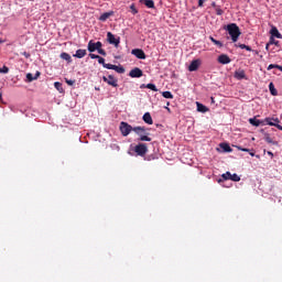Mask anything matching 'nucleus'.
I'll return each instance as SVG.
<instances>
[{
	"label": "nucleus",
	"instance_id": "f257e3e1",
	"mask_svg": "<svg viewBox=\"0 0 282 282\" xmlns=\"http://www.w3.org/2000/svg\"><path fill=\"white\" fill-rule=\"evenodd\" d=\"M128 153L129 155H139V158H144V155L149 153V147H147V143H139L134 147L130 145Z\"/></svg>",
	"mask_w": 282,
	"mask_h": 282
},
{
	"label": "nucleus",
	"instance_id": "f03ea898",
	"mask_svg": "<svg viewBox=\"0 0 282 282\" xmlns=\"http://www.w3.org/2000/svg\"><path fill=\"white\" fill-rule=\"evenodd\" d=\"M226 30L229 36H231V41L234 43H237V41H239V36H241V31L239 30V26L235 23H231L226 26Z\"/></svg>",
	"mask_w": 282,
	"mask_h": 282
},
{
	"label": "nucleus",
	"instance_id": "7ed1b4c3",
	"mask_svg": "<svg viewBox=\"0 0 282 282\" xmlns=\"http://www.w3.org/2000/svg\"><path fill=\"white\" fill-rule=\"evenodd\" d=\"M98 52V54H100L101 56H107V51H105L102 48V42H94V41H89L88 42V52L94 53V52Z\"/></svg>",
	"mask_w": 282,
	"mask_h": 282
},
{
	"label": "nucleus",
	"instance_id": "20e7f679",
	"mask_svg": "<svg viewBox=\"0 0 282 282\" xmlns=\"http://www.w3.org/2000/svg\"><path fill=\"white\" fill-rule=\"evenodd\" d=\"M133 132L139 135V142H151V138L149 137V132L147 133V128L145 127H142V126H138V127H134L133 128ZM142 133H147V134H143Z\"/></svg>",
	"mask_w": 282,
	"mask_h": 282
},
{
	"label": "nucleus",
	"instance_id": "39448f33",
	"mask_svg": "<svg viewBox=\"0 0 282 282\" xmlns=\"http://www.w3.org/2000/svg\"><path fill=\"white\" fill-rule=\"evenodd\" d=\"M119 129L123 138H127V135H129V133H131L134 128H132L131 124H129L128 122L121 121Z\"/></svg>",
	"mask_w": 282,
	"mask_h": 282
},
{
	"label": "nucleus",
	"instance_id": "423d86ee",
	"mask_svg": "<svg viewBox=\"0 0 282 282\" xmlns=\"http://www.w3.org/2000/svg\"><path fill=\"white\" fill-rule=\"evenodd\" d=\"M107 41L110 45H115V47L120 46V37H116V35H113L111 32L107 33Z\"/></svg>",
	"mask_w": 282,
	"mask_h": 282
},
{
	"label": "nucleus",
	"instance_id": "0eeeda50",
	"mask_svg": "<svg viewBox=\"0 0 282 282\" xmlns=\"http://www.w3.org/2000/svg\"><path fill=\"white\" fill-rule=\"evenodd\" d=\"M104 83H107V85H110V87H118V78H116L113 75H108L102 77Z\"/></svg>",
	"mask_w": 282,
	"mask_h": 282
},
{
	"label": "nucleus",
	"instance_id": "6e6552de",
	"mask_svg": "<svg viewBox=\"0 0 282 282\" xmlns=\"http://www.w3.org/2000/svg\"><path fill=\"white\" fill-rule=\"evenodd\" d=\"M143 75L144 73L139 67H134L129 73L130 78H142Z\"/></svg>",
	"mask_w": 282,
	"mask_h": 282
},
{
	"label": "nucleus",
	"instance_id": "1a4fd4ad",
	"mask_svg": "<svg viewBox=\"0 0 282 282\" xmlns=\"http://www.w3.org/2000/svg\"><path fill=\"white\" fill-rule=\"evenodd\" d=\"M131 54H133V56L137 58H140V61H144L147 58V54L142 48H134L132 50Z\"/></svg>",
	"mask_w": 282,
	"mask_h": 282
},
{
	"label": "nucleus",
	"instance_id": "9d476101",
	"mask_svg": "<svg viewBox=\"0 0 282 282\" xmlns=\"http://www.w3.org/2000/svg\"><path fill=\"white\" fill-rule=\"evenodd\" d=\"M234 77L237 80H248V77H246V70L243 69H238L234 73Z\"/></svg>",
	"mask_w": 282,
	"mask_h": 282
},
{
	"label": "nucleus",
	"instance_id": "9b49d317",
	"mask_svg": "<svg viewBox=\"0 0 282 282\" xmlns=\"http://www.w3.org/2000/svg\"><path fill=\"white\" fill-rule=\"evenodd\" d=\"M199 65H202V61L199 59L192 61L188 66V72H197V69H199Z\"/></svg>",
	"mask_w": 282,
	"mask_h": 282
},
{
	"label": "nucleus",
	"instance_id": "f8f14e48",
	"mask_svg": "<svg viewBox=\"0 0 282 282\" xmlns=\"http://www.w3.org/2000/svg\"><path fill=\"white\" fill-rule=\"evenodd\" d=\"M264 122L269 124V127H276L281 121L279 118L272 119V118H265Z\"/></svg>",
	"mask_w": 282,
	"mask_h": 282
},
{
	"label": "nucleus",
	"instance_id": "ddd939ff",
	"mask_svg": "<svg viewBox=\"0 0 282 282\" xmlns=\"http://www.w3.org/2000/svg\"><path fill=\"white\" fill-rule=\"evenodd\" d=\"M218 63H220V65H228V63H230V57L226 54H221L218 57Z\"/></svg>",
	"mask_w": 282,
	"mask_h": 282
},
{
	"label": "nucleus",
	"instance_id": "4468645a",
	"mask_svg": "<svg viewBox=\"0 0 282 282\" xmlns=\"http://www.w3.org/2000/svg\"><path fill=\"white\" fill-rule=\"evenodd\" d=\"M73 56L75 58H85V56H87V50L79 48Z\"/></svg>",
	"mask_w": 282,
	"mask_h": 282
},
{
	"label": "nucleus",
	"instance_id": "2eb2a0df",
	"mask_svg": "<svg viewBox=\"0 0 282 282\" xmlns=\"http://www.w3.org/2000/svg\"><path fill=\"white\" fill-rule=\"evenodd\" d=\"M264 140L268 142V144H273V147H279L278 141H273L272 138L270 137V133L264 132Z\"/></svg>",
	"mask_w": 282,
	"mask_h": 282
},
{
	"label": "nucleus",
	"instance_id": "dca6fc26",
	"mask_svg": "<svg viewBox=\"0 0 282 282\" xmlns=\"http://www.w3.org/2000/svg\"><path fill=\"white\" fill-rule=\"evenodd\" d=\"M143 121L145 124H153V118L151 117V112H145L143 115Z\"/></svg>",
	"mask_w": 282,
	"mask_h": 282
},
{
	"label": "nucleus",
	"instance_id": "f3484780",
	"mask_svg": "<svg viewBox=\"0 0 282 282\" xmlns=\"http://www.w3.org/2000/svg\"><path fill=\"white\" fill-rule=\"evenodd\" d=\"M196 107H197V111H199V113H206L208 111V107L204 106L199 101L196 102Z\"/></svg>",
	"mask_w": 282,
	"mask_h": 282
},
{
	"label": "nucleus",
	"instance_id": "a211bd4d",
	"mask_svg": "<svg viewBox=\"0 0 282 282\" xmlns=\"http://www.w3.org/2000/svg\"><path fill=\"white\" fill-rule=\"evenodd\" d=\"M109 17H113V11L102 13L99 17V21L105 22V21H107V19H109Z\"/></svg>",
	"mask_w": 282,
	"mask_h": 282
},
{
	"label": "nucleus",
	"instance_id": "6ab92c4d",
	"mask_svg": "<svg viewBox=\"0 0 282 282\" xmlns=\"http://www.w3.org/2000/svg\"><path fill=\"white\" fill-rule=\"evenodd\" d=\"M249 122L252 124V127H260L261 124H263V121L257 118H250Z\"/></svg>",
	"mask_w": 282,
	"mask_h": 282
},
{
	"label": "nucleus",
	"instance_id": "aec40b11",
	"mask_svg": "<svg viewBox=\"0 0 282 282\" xmlns=\"http://www.w3.org/2000/svg\"><path fill=\"white\" fill-rule=\"evenodd\" d=\"M220 149H223L225 153H232V148H230L228 143H220Z\"/></svg>",
	"mask_w": 282,
	"mask_h": 282
},
{
	"label": "nucleus",
	"instance_id": "412c9836",
	"mask_svg": "<svg viewBox=\"0 0 282 282\" xmlns=\"http://www.w3.org/2000/svg\"><path fill=\"white\" fill-rule=\"evenodd\" d=\"M238 151H243L245 153H249L251 158H254V150H250L248 148H241L240 145H237Z\"/></svg>",
	"mask_w": 282,
	"mask_h": 282
},
{
	"label": "nucleus",
	"instance_id": "4be33fe9",
	"mask_svg": "<svg viewBox=\"0 0 282 282\" xmlns=\"http://www.w3.org/2000/svg\"><path fill=\"white\" fill-rule=\"evenodd\" d=\"M230 177H231L230 172H226V173L221 174V178L218 180V184H221V182H226V181L230 180Z\"/></svg>",
	"mask_w": 282,
	"mask_h": 282
},
{
	"label": "nucleus",
	"instance_id": "5701e85b",
	"mask_svg": "<svg viewBox=\"0 0 282 282\" xmlns=\"http://www.w3.org/2000/svg\"><path fill=\"white\" fill-rule=\"evenodd\" d=\"M271 35H272V36H275V39H282V35H281V33L279 32V29H276V26H273V28L271 29Z\"/></svg>",
	"mask_w": 282,
	"mask_h": 282
},
{
	"label": "nucleus",
	"instance_id": "b1692460",
	"mask_svg": "<svg viewBox=\"0 0 282 282\" xmlns=\"http://www.w3.org/2000/svg\"><path fill=\"white\" fill-rule=\"evenodd\" d=\"M269 91H270L271 96H279V91H276V88H274L273 83L269 84Z\"/></svg>",
	"mask_w": 282,
	"mask_h": 282
},
{
	"label": "nucleus",
	"instance_id": "393cba45",
	"mask_svg": "<svg viewBox=\"0 0 282 282\" xmlns=\"http://www.w3.org/2000/svg\"><path fill=\"white\" fill-rule=\"evenodd\" d=\"M59 58L67 61V63L72 62V55H69V53H61Z\"/></svg>",
	"mask_w": 282,
	"mask_h": 282
},
{
	"label": "nucleus",
	"instance_id": "a878e982",
	"mask_svg": "<svg viewBox=\"0 0 282 282\" xmlns=\"http://www.w3.org/2000/svg\"><path fill=\"white\" fill-rule=\"evenodd\" d=\"M209 40L212 41V43H214V45H217L218 47H224V44L215 37L209 36Z\"/></svg>",
	"mask_w": 282,
	"mask_h": 282
},
{
	"label": "nucleus",
	"instance_id": "bb28decb",
	"mask_svg": "<svg viewBox=\"0 0 282 282\" xmlns=\"http://www.w3.org/2000/svg\"><path fill=\"white\" fill-rule=\"evenodd\" d=\"M144 6L147 8L153 9V8H155V2L153 0H145Z\"/></svg>",
	"mask_w": 282,
	"mask_h": 282
},
{
	"label": "nucleus",
	"instance_id": "cd10ccee",
	"mask_svg": "<svg viewBox=\"0 0 282 282\" xmlns=\"http://www.w3.org/2000/svg\"><path fill=\"white\" fill-rule=\"evenodd\" d=\"M162 96H163V98H167V99L173 100V93H171V91H169V90L163 91V93H162Z\"/></svg>",
	"mask_w": 282,
	"mask_h": 282
},
{
	"label": "nucleus",
	"instance_id": "c85d7f7f",
	"mask_svg": "<svg viewBox=\"0 0 282 282\" xmlns=\"http://www.w3.org/2000/svg\"><path fill=\"white\" fill-rule=\"evenodd\" d=\"M113 70L117 72V74H124V67H122V66L115 65Z\"/></svg>",
	"mask_w": 282,
	"mask_h": 282
},
{
	"label": "nucleus",
	"instance_id": "c756f323",
	"mask_svg": "<svg viewBox=\"0 0 282 282\" xmlns=\"http://www.w3.org/2000/svg\"><path fill=\"white\" fill-rule=\"evenodd\" d=\"M230 180L231 182H241V177L237 174H231Z\"/></svg>",
	"mask_w": 282,
	"mask_h": 282
},
{
	"label": "nucleus",
	"instance_id": "7c9ffc66",
	"mask_svg": "<svg viewBox=\"0 0 282 282\" xmlns=\"http://www.w3.org/2000/svg\"><path fill=\"white\" fill-rule=\"evenodd\" d=\"M54 87L55 89H57V91H63V84H61L59 82H55Z\"/></svg>",
	"mask_w": 282,
	"mask_h": 282
},
{
	"label": "nucleus",
	"instance_id": "2f4dec72",
	"mask_svg": "<svg viewBox=\"0 0 282 282\" xmlns=\"http://www.w3.org/2000/svg\"><path fill=\"white\" fill-rule=\"evenodd\" d=\"M215 12H216V14H217L218 17H221V14H224V10H221V7H220V6H218V7L215 8Z\"/></svg>",
	"mask_w": 282,
	"mask_h": 282
},
{
	"label": "nucleus",
	"instance_id": "473e14b6",
	"mask_svg": "<svg viewBox=\"0 0 282 282\" xmlns=\"http://www.w3.org/2000/svg\"><path fill=\"white\" fill-rule=\"evenodd\" d=\"M26 79L28 83H32V80H36V77H34V75H32V73L26 74Z\"/></svg>",
	"mask_w": 282,
	"mask_h": 282
},
{
	"label": "nucleus",
	"instance_id": "72a5a7b5",
	"mask_svg": "<svg viewBox=\"0 0 282 282\" xmlns=\"http://www.w3.org/2000/svg\"><path fill=\"white\" fill-rule=\"evenodd\" d=\"M147 89H151L152 91H158V87L155 86V84H148Z\"/></svg>",
	"mask_w": 282,
	"mask_h": 282
},
{
	"label": "nucleus",
	"instance_id": "f704fd0d",
	"mask_svg": "<svg viewBox=\"0 0 282 282\" xmlns=\"http://www.w3.org/2000/svg\"><path fill=\"white\" fill-rule=\"evenodd\" d=\"M240 48H241V50H247V52H252V47H250V46H248V45H246V44H241V45H240Z\"/></svg>",
	"mask_w": 282,
	"mask_h": 282
},
{
	"label": "nucleus",
	"instance_id": "c9c22d12",
	"mask_svg": "<svg viewBox=\"0 0 282 282\" xmlns=\"http://www.w3.org/2000/svg\"><path fill=\"white\" fill-rule=\"evenodd\" d=\"M105 69H115L116 65L113 64H104Z\"/></svg>",
	"mask_w": 282,
	"mask_h": 282
},
{
	"label": "nucleus",
	"instance_id": "e433bc0d",
	"mask_svg": "<svg viewBox=\"0 0 282 282\" xmlns=\"http://www.w3.org/2000/svg\"><path fill=\"white\" fill-rule=\"evenodd\" d=\"M270 69H279V64H270L268 70L270 72Z\"/></svg>",
	"mask_w": 282,
	"mask_h": 282
},
{
	"label": "nucleus",
	"instance_id": "4c0bfd02",
	"mask_svg": "<svg viewBox=\"0 0 282 282\" xmlns=\"http://www.w3.org/2000/svg\"><path fill=\"white\" fill-rule=\"evenodd\" d=\"M130 10H131L132 14H138V9H135V4H131Z\"/></svg>",
	"mask_w": 282,
	"mask_h": 282
},
{
	"label": "nucleus",
	"instance_id": "58836bf2",
	"mask_svg": "<svg viewBox=\"0 0 282 282\" xmlns=\"http://www.w3.org/2000/svg\"><path fill=\"white\" fill-rule=\"evenodd\" d=\"M97 61H98L99 65H102V67H105V65H107V63H105V59L100 56L97 58Z\"/></svg>",
	"mask_w": 282,
	"mask_h": 282
},
{
	"label": "nucleus",
	"instance_id": "ea45409f",
	"mask_svg": "<svg viewBox=\"0 0 282 282\" xmlns=\"http://www.w3.org/2000/svg\"><path fill=\"white\" fill-rule=\"evenodd\" d=\"M8 72H10V68H8L7 66H3L2 68H0L1 74H8Z\"/></svg>",
	"mask_w": 282,
	"mask_h": 282
},
{
	"label": "nucleus",
	"instance_id": "a19ab883",
	"mask_svg": "<svg viewBox=\"0 0 282 282\" xmlns=\"http://www.w3.org/2000/svg\"><path fill=\"white\" fill-rule=\"evenodd\" d=\"M271 45H279V41H274V37H270Z\"/></svg>",
	"mask_w": 282,
	"mask_h": 282
},
{
	"label": "nucleus",
	"instance_id": "79ce46f5",
	"mask_svg": "<svg viewBox=\"0 0 282 282\" xmlns=\"http://www.w3.org/2000/svg\"><path fill=\"white\" fill-rule=\"evenodd\" d=\"M99 56H100V55H96V54H94V53H90V54H89V57H90V58L97 59V61H98Z\"/></svg>",
	"mask_w": 282,
	"mask_h": 282
},
{
	"label": "nucleus",
	"instance_id": "37998d69",
	"mask_svg": "<svg viewBox=\"0 0 282 282\" xmlns=\"http://www.w3.org/2000/svg\"><path fill=\"white\" fill-rule=\"evenodd\" d=\"M65 83H67L72 87V85H74V83L76 82L73 79H65Z\"/></svg>",
	"mask_w": 282,
	"mask_h": 282
},
{
	"label": "nucleus",
	"instance_id": "c03bdc74",
	"mask_svg": "<svg viewBox=\"0 0 282 282\" xmlns=\"http://www.w3.org/2000/svg\"><path fill=\"white\" fill-rule=\"evenodd\" d=\"M204 1H206V0H198V8H203L204 7Z\"/></svg>",
	"mask_w": 282,
	"mask_h": 282
},
{
	"label": "nucleus",
	"instance_id": "a18cd8bd",
	"mask_svg": "<svg viewBox=\"0 0 282 282\" xmlns=\"http://www.w3.org/2000/svg\"><path fill=\"white\" fill-rule=\"evenodd\" d=\"M22 56H24V57H26V58H30V53H28V52H22Z\"/></svg>",
	"mask_w": 282,
	"mask_h": 282
},
{
	"label": "nucleus",
	"instance_id": "49530a36",
	"mask_svg": "<svg viewBox=\"0 0 282 282\" xmlns=\"http://www.w3.org/2000/svg\"><path fill=\"white\" fill-rule=\"evenodd\" d=\"M219 4H217V2H212V8H214V10L218 7Z\"/></svg>",
	"mask_w": 282,
	"mask_h": 282
},
{
	"label": "nucleus",
	"instance_id": "de8ad7c7",
	"mask_svg": "<svg viewBox=\"0 0 282 282\" xmlns=\"http://www.w3.org/2000/svg\"><path fill=\"white\" fill-rule=\"evenodd\" d=\"M39 76H41V73H40V72H36L35 76H33V77L37 79Z\"/></svg>",
	"mask_w": 282,
	"mask_h": 282
},
{
	"label": "nucleus",
	"instance_id": "09e8293b",
	"mask_svg": "<svg viewBox=\"0 0 282 282\" xmlns=\"http://www.w3.org/2000/svg\"><path fill=\"white\" fill-rule=\"evenodd\" d=\"M267 153H268V155H270L271 158H274V153H272V152H270V151H268Z\"/></svg>",
	"mask_w": 282,
	"mask_h": 282
},
{
	"label": "nucleus",
	"instance_id": "8fccbe9b",
	"mask_svg": "<svg viewBox=\"0 0 282 282\" xmlns=\"http://www.w3.org/2000/svg\"><path fill=\"white\" fill-rule=\"evenodd\" d=\"M276 129H279L280 131H282V126L281 124H276Z\"/></svg>",
	"mask_w": 282,
	"mask_h": 282
},
{
	"label": "nucleus",
	"instance_id": "3c124183",
	"mask_svg": "<svg viewBox=\"0 0 282 282\" xmlns=\"http://www.w3.org/2000/svg\"><path fill=\"white\" fill-rule=\"evenodd\" d=\"M1 43H6V40L0 37V45H1Z\"/></svg>",
	"mask_w": 282,
	"mask_h": 282
},
{
	"label": "nucleus",
	"instance_id": "603ef678",
	"mask_svg": "<svg viewBox=\"0 0 282 282\" xmlns=\"http://www.w3.org/2000/svg\"><path fill=\"white\" fill-rule=\"evenodd\" d=\"M278 69H280V72H282V66L279 65Z\"/></svg>",
	"mask_w": 282,
	"mask_h": 282
},
{
	"label": "nucleus",
	"instance_id": "864d4df0",
	"mask_svg": "<svg viewBox=\"0 0 282 282\" xmlns=\"http://www.w3.org/2000/svg\"><path fill=\"white\" fill-rule=\"evenodd\" d=\"M212 102H215V98L214 97H212Z\"/></svg>",
	"mask_w": 282,
	"mask_h": 282
},
{
	"label": "nucleus",
	"instance_id": "5fc2aeb1",
	"mask_svg": "<svg viewBox=\"0 0 282 282\" xmlns=\"http://www.w3.org/2000/svg\"><path fill=\"white\" fill-rule=\"evenodd\" d=\"M147 133H149V132L145 131V133H141V135H147Z\"/></svg>",
	"mask_w": 282,
	"mask_h": 282
},
{
	"label": "nucleus",
	"instance_id": "6e6d98bb",
	"mask_svg": "<svg viewBox=\"0 0 282 282\" xmlns=\"http://www.w3.org/2000/svg\"><path fill=\"white\" fill-rule=\"evenodd\" d=\"M167 111H171V109L169 107H166Z\"/></svg>",
	"mask_w": 282,
	"mask_h": 282
},
{
	"label": "nucleus",
	"instance_id": "4d7b16f0",
	"mask_svg": "<svg viewBox=\"0 0 282 282\" xmlns=\"http://www.w3.org/2000/svg\"><path fill=\"white\" fill-rule=\"evenodd\" d=\"M269 45H270V44H267V50H268Z\"/></svg>",
	"mask_w": 282,
	"mask_h": 282
},
{
	"label": "nucleus",
	"instance_id": "13d9d810",
	"mask_svg": "<svg viewBox=\"0 0 282 282\" xmlns=\"http://www.w3.org/2000/svg\"><path fill=\"white\" fill-rule=\"evenodd\" d=\"M147 2V0H143V3H145Z\"/></svg>",
	"mask_w": 282,
	"mask_h": 282
},
{
	"label": "nucleus",
	"instance_id": "bf43d9fd",
	"mask_svg": "<svg viewBox=\"0 0 282 282\" xmlns=\"http://www.w3.org/2000/svg\"><path fill=\"white\" fill-rule=\"evenodd\" d=\"M0 98H1V94H0Z\"/></svg>",
	"mask_w": 282,
	"mask_h": 282
}]
</instances>
